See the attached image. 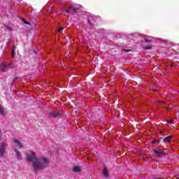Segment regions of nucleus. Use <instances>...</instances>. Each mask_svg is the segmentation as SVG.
Listing matches in <instances>:
<instances>
[{
	"mask_svg": "<svg viewBox=\"0 0 179 179\" xmlns=\"http://www.w3.org/2000/svg\"><path fill=\"white\" fill-rule=\"evenodd\" d=\"M27 160L32 162L33 169L36 173L38 170H44L48 166V159L47 158L38 159L34 152H31V154L27 155Z\"/></svg>",
	"mask_w": 179,
	"mask_h": 179,
	"instance_id": "nucleus-1",
	"label": "nucleus"
},
{
	"mask_svg": "<svg viewBox=\"0 0 179 179\" xmlns=\"http://www.w3.org/2000/svg\"><path fill=\"white\" fill-rule=\"evenodd\" d=\"M155 157H164L166 156V152L162 149H155L153 150Z\"/></svg>",
	"mask_w": 179,
	"mask_h": 179,
	"instance_id": "nucleus-2",
	"label": "nucleus"
},
{
	"mask_svg": "<svg viewBox=\"0 0 179 179\" xmlns=\"http://www.w3.org/2000/svg\"><path fill=\"white\" fill-rule=\"evenodd\" d=\"M6 152V143H0V157H3Z\"/></svg>",
	"mask_w": 179,
	"mask_h": 179,
	"instance_id": "nucleus-3",
	"label": "nucleus"
},
{
	"mask_svg": "<svg viewBox=\"0 0 179 179\" xmlns=\"http://www.w3.org/2000/svg\"><path fill=\"white\" fill-rule=\"evenodd\" d=\"M62 113L59 110H52L49 113V116L51 118H56V117H61Z\"/></svg>",
	"mask_w": 179,
	"mask_h": 179,
	"instance_id": "nucleus-4",
	"label": "nucleus"
},
{
	"mask_svg": "<svg viewBox=\"0 0 179 179\" xmlns=\"http://www.w3.org/2000/svg\"><path fill=\"white\" fill-rule=\"evenodd\" d=\"M13 142L15 143V146L16 149H22L23 145L21 144L20 141L16 138L13 139Z\"/></svg>",
	"mask_w": 179,
	"mask_h": 179,
	"instance_id": "nucleus-5",
	"label": "nucleus"
},
{
	"mask_svg": "<svg viewBox=\"0 0 179 179\" xmlns=\"http://www.w3.org/2000/svg\"><path fill=\"white\" fill-rule=\"evenodd\" d=\"M14 152L16 154L17 158L18 160H22V153L19 150H17V148H14Z\"/></svg>",
	"mask_w": 179,
	"mask_h": 179,
	"instance_id": "nucleus-6",
	"label": "nucleus"
},
{
	"mask_svg": "<svg viewBox=\"0 0 179 179\" xmlns=\"http://www.w3.org/2000/svg\"><path fill=\"white\" fill-rule=\"evenodd\" d=\"M73 171L74 173H80V171H82V169H80V166H73Z\"/></svg>",
	"mask_w": 179,
	"mask_h": 179,
	"instance_id": "nucleus-7",
	"label": "nucleus"
},
{
	"mask_svg": "<svg viewBox=\"0 0 179 179\" xmlns=\"http://www.w3.org/2000/svg\"><path fill=\"white\" fill-rule=\"evenodd\" d=\"M103 176L106 178H108V172L107 171V167L103 166Z\"/></svg>",
	"mask_w": 179,
	"mask_h": 179,
	"instance_id": "nucleus-8",
	"label": "nucleus"
},
{
	"mask_svg": "<svg viewBox=\"0 0 179 179\" xmlns=\"http://www.w3.org/2000/svg\"><path fill=\"white\" fill-rule=\"evenodd\" d=\"M164 142H171V136H169L164 138Z\"/></svg>",
	"mask_w": 179,
	"mask_h": 179,
	"instance_id": "nucleus-9",
	"label": "nucleus"
},
{
	"mask_svg": "<svg viewBox=\"0 0 179 179\" xmlns=\"http://www.w3.org/2000/svg\"><path fill=\"white\" fill-rule=\"evenodd\" d=\"M70 10H73V12H76L79 8L75 6H72L69 8Z\"/></svg>",
	"mask_w": 179,
	"mask_h": 179,
	"instance_id": "nucleus-10",
	"label": "nucleus"
},
{
	"mask_svg": "<svg viewBox=\"0 0 179 179\" xmlns=\"http://www.w3.org/2000/svg\"><path fill=\"white\" fill-rule=\"evenodd\" d=\"M145 43H152V38H150V37H146V38H145Z\"/></svg>",
	"mask_w": 179,
	"mask_h": 179,
	"instance_id": "nucleus-11",
	"label": "nucleus"
},
{
	"mask_svg": "<svg viewBox=\"0 0 179 179\" xmlns=\"http://www.w3.org/2000/svg\"><path fill=\"white\" fill-rule=\"evenodd\" d=\"M6 68H8V66H1L0 69L2 71V72H5V69H6Z\"/></svg>",
	"mask_w": 179,
	"mask_h": 179,
	"instance_id": "nucleus-12",
	"label": "nucleus"
},
{
	"mask_svg": "<svg viewBox=\"0 0 179 179\" xmlns=\"http://www.w3.org/2000/svg\"><path fill=\"white\" fill-rule=\"evenodd\" d=\"M152 143H160V141H159L156 138H152Z\"/></svg>",
	"mask_w": 179,
	"mask_h": 179,
	"instance_id": "nucleus-13",
	"label": "nucleus"
},
{
	"mask_svg": "<svg viewBox=\"0 0 179 179\" xmlns=\"http://www.w3.org/2000/svg\"><path fill=\"white\" fill-rule=\"evenodd\" d=\"M22 22H24V24H29V25L31 24L30 22L26 21L24 19H22Z\"/></svg>",
	"mask_w": 179,
	"mask_h": 179,
	"instance_id": "nucleus-14",
	"label": "nucleus"
},
{
	"mask_svg": "<svg viewBox=\"0 0 179 179\" xmlns=\"http://www.w3.org/2000/svg\"><path fill=\"white\" fill-rule=\"evenodd\" d=\"M152 49V46H146L144 48V50H151Z\"/></svg>",
	"mask_w": 179,
	"mask_h": 179,
	"instance_id": "nucleus-15",
	"label": "nucleus"
},
{
	"mask_svg": "<svg viewBox=\"0 0 179 179\" xmlns=\"http://www.w3.org/2000/svg\"><path fill=\"white\" fill-rule=\"evenodd\" d=\"M166 122H168L169 124H173V120H166Z\"/></svg>",
	"mask_w": 179,
	"mask_h": 179,
	"instance_id": "nucleus-16",
	"label": "nucleus"
},
{
	"mask_svg": "<svg viewBox=\"0 0 179 179\" xmlns=\"http://www.w3.org/2000/svg\"><path fill=\"white\" fill-rule=\"evenodd\" d=\"M64 27H60L59 29H58V31L59 32H61L62 30H64Z\"/></svg>",
	"mask_w": 179,
	"mask_h": 179,
	"instance_id": "nucleus-17",
	"label": "nucleus"
},
{
	"mask_svg": "<svg viewBox=\"0 0 179 179\" xmlns=\"http://www.w3.org/2000/svg\"><path fill=\"white\" fill-rule=\"evenodd\" d=\"M71 12V10H66V13H69Z\"/></svg>",
	"mask_w": 179,
	"mask_h": 179,
	"instance_id": "nucleus-18",
	"label": "nucleus"
},
{
	"mask_svg": "<svg viewBox=\"0 0 179 179\" xmlns=\"http://www.w3.org/2000/svg\"><path fill=\"white\" fill-rule=\"evenodd\" d=\"M164 130H161L160 131H159V134H164Z\"/></svg>",
	"mask_w": 179,
	"mask_h": 179,
	"instance_id": "nucleus-19",
	"label": "nucleus"
},
{
	"mask_svg": "<svg viewBox=\"0 0 179 179\" xmlns=\"http://www.w3.org/2000/svg\"><path fill=\"white\" fill-rule=\"evenodd\" d=\"M124 51H126V52H129V51H131L130 50H124Z\"/></svg>",
	"mask_w": 179,
	"mask_h": 179,
	"instance_id": "nucleus-20",
	"label": "nucleus"
},
{
	"mask_svg": "<svg viewBox=\"0 0 179 179\" xmlns=\"http://www.w3.org/2000/svg\"><path fill=\"white\" fill-rule=\"evenodd\" d=\"M6 29H8V30H10V27H6Z\"/></svg>",
	"mask_w": 179,
	"mask_h": 179,
	"instance_id": "nucleus-21",
	"label": "nucleus"
},
{
	"mask_svg": "<svg viewBox=\"0 0 179 179\" xmlns=\"http://www.w3.org/2000/svg\"><path fill=\"white\" fill-rule=\"evenodd\" d=\"M13 50H16V46H13Z\"/></svg>",
	"mask_w": 179,
	"mask_h": 179,
	"instance_id": "nucleus-22",
	"label": "nucleus"
},
{
	"mask_svg": "<svg viewBox=\"0 0 179 179\" xmlns=\"http://www.w3.org/2000/svg\"><path fill=\"white\" fill-rule=\"evenodd\" d=\"M154 92H157V90H152Z\"/></svg>",
	"mask_w": 179,
	"mask_h": 179,
	"instance_id": "nucleus-23",
	"label": "nucleus"
},
{
	"mask_svg": "<svg viewBox=\"0 0 179 179\" xmlns=\"http://www.w3.org/2000/svg\"><path fill=\"white\" fill-rule=\"evenodd\" d=\"M166 110H170V108H166Z\"/></svg>",
	"mask_w": 179,
	"mask_h": 179,
	"instance_id": "nucleus-24",
	"label": "nucleus"
},
{
	"mask_svg": "<svg viewBox=\"0 0 179 179\" xmlns=\"http://www.w3.org/2000/svg\"><path fill=\"white\" fill-rule=\"evenodd\" d=\"M160 103H164V101H161Z\"/></svg>",
	"mask_w": 179,
	"mask_h": 179,
	"instance_id": "nucleus-25",
	"label": "nucleus"
},
{
	"mask_svg": "<svg viewBox=\"0 0 179 179\" xmlns=\"http://www.w3.org/2000/svg\"><path fill=\"white\" fill-rule=\"evenodd\" d=\"M13 57H14V55H13Z\"/></svg>",
	"mask_w": 179,
	"mask_h": 179,
	"instance_id": "nucleus-26",
	"label": "nucleus"
},
{
	"mask_svg": "<svg viewBox=\"0 0 179 179\" xmlns=\"http://www.w3.org/2000/svg\"><path fill=\"white\" fill-rule=\"evenodd\" d=\"M0 141H1V135H0Z\"/></svg>",
	"mask_w": 179,
	"mask_h": 179,
	"instance_id": "nucleus-27",
	"label": "nucleus"
}]
</instances>
